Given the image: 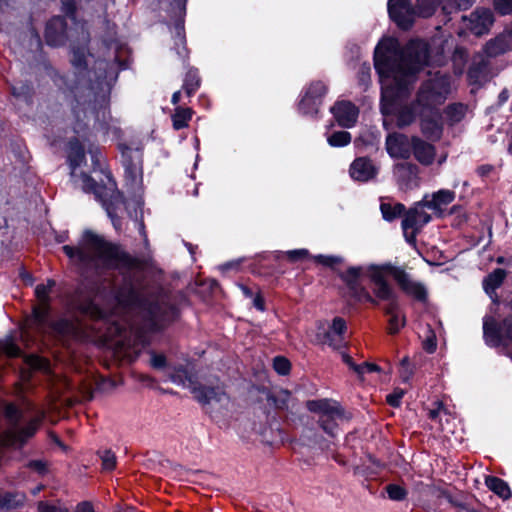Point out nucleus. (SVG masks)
Masks as SVG:
<instances>
[{
    "instance_id": "nucleus-45",
    "label": "nucleus",
    "mask_w": 512,
    "mask_h": 512,
    "mask_svg": "<svg viewBox=\"0 0 512 512\" xmlns=\"http://www.w3.org/2000/svg\"><path fill=\"white\" fill-rule=\"evenodd\" d=\"M117 79V74H114L113 77L110 79V81H100L98 83L99 86H101L102 93H96L95 94V101L99 103L100 108H106L109 105L110 102V93L112 89V80L115 81Z\"/></svg>"
},
{
    "instance_id": "nucleus-63",
    "label": "nucleus",
    "mask_w": 512,
    "mask_h": 512,
    "mask_svg": "<svg viewBox=\"0 0 512 512\" xmlns=\"http://www.w3.org/2000/svg\"><path fill=\"white\" fill-rule=\"evenodd\" d=\"M493 6L502 16L512 15V0H493Z\"/></svg>"
},
{
    "instance_id": "nucleus-60",
    "label": "nucleus",
    "mask_w": 512,
    "mask_h": 512,
    "mask_svg": "<svg viewBox=\"0 0 512 512\" xmlns=\"http://www.w3.org/2000/svg\"><path fill=\"white\" fill-rule=\"evenodd\" d=\"M149 354L151 356L150 366L155 370H165L168 367L167 357L163 353H157L154 350H150Z\"/></svg>"
},
{
    "instance_id": "nucleus-29",
    "label": "nucleus",
    "mask_w": 512,
    "mask_h": 512,
    "mask_svg": "<svg viewBox=\"0 0 512 512\" xmlns=\"http://www.w3.org/2000/svg\"><path fill=\"white\" fill-rule=\"evenodd\" d=\"M47 328L60 337H73L79 334V327L77 323L66 317L50 320Z\"/></svg>"
},
{
    "instance_id": "nucleus-56",
    "label": "nucleus",
    "mask_w": 512,
    "mask_h": 512,
    "mask_svg": "<svg viewBox=\"0 0 512 512\" xmlns=\"http://www.w3.org/2000/svg\"><path fill=\"white\" fill-rule=\"evenodd\" d=\"M415 365L411 363L408 356L400 361V378L403 383H408L415 374Z\"/></svg>"
},
{
    "instance_id": "nucleus-61",
    "label": "nucleus",
    "mask_w": 512,
    "mask_h": 512,
    "mask_svg": "<svg viewBox=\"0 0 512 512\" xmlns=\"http://www.w3.org/2000/svg\"><path fill=\"white\" fill-rule=\"evenodd\" d=\"M25 466L40 476H45L49 472L48 463L45 460L33 459L28 461Z\"/></svg>"
},
{
    "instance_id": "nucleus-21",
    "label": "nucleus",
    "mask_w": 512,
    "mask_h": 512,
    "mask_svg": "<svg viewBox=\"0 0 512 512\" xmlns=\"http://www.w3.org/2000/svg\"><path fill=\"white\" fill-rule=\"evenodd\" d=\"M432 220L430 214L422 209H418L417 206L413 205L409 209H406L404 217L402 219L401 228L403 232L408 230H422Z\"/></svg>"
},
{
    "instance_id": "nucleus-47",
    "label": "nucleus",
    "mask_w": 512,
    "mask_h": 512,
    "mask_svg": "<svg viewBox=\"0 0 512 512\" xmlns=\"http://www.w3.org/2000/svg\"><path fill=\"white\" fill-rule=\"evenodd\" d=\"M63 253L69 258V259H75L80 263L87 264L91 262L92 258L91 256L84 251L81 247L71 246V245H64L62 247Z\"/></svg>"
},
{
    "instance_id": "nucleus-23",
    "label": "nucleus",
    "mask_w": 512,
    "mask_h": 512,
    "mask_svg": "<svg viewBox=\"0 0 512 512\" xmlns=\"http://www.w3.org/2000/svg\"><path fill=\"white\" fill-rule=\"evenodd\" d=\"M38 426L39 422L37 419L30 420L25 427L17 432L6 435L5 446L21 449L26 445L27 441L36 434Z\"/></svg>"
},
{
    "instance_id": "nucleus-17",
    "label": "nucleus",
    "mask_w": 512,
    "mask_h": 512,
    "mask_svg": "<svg viewBox=\"0 0 512 512\" xmlns=\"http://www.w3.org/2000/svg\"><path fill=\"white\" fill-rule=\"evenodd\" d=\"M330 112L342 128L354 127L359 116V108L349 100L336 101Z\"/></svg>"
},
{
    "instance_id": "nucleus-4",
    "label": "nucleus",
    "mask_w": 512,
    "mask_h": 512,
    "mask_svg": "<svg viewBox=\"0 0 512 512\" xmlns=\"http://www.w3.org/2000/svg\"><path fill=\"white\" fill-rule=\"evenodd\" d=\"M306 408L311 413L319 415V427L330 437H336L338 431L337 419H342L345 414L341 404L333 399L323 398L316 400H308Z\"/></svg>"
},
{
    "instance_id": "nucleus-39",
    "label": "nucleus",
    "mask_w": 512,
    "mask_h": 512,
    "mask_svg": "<svg viewBox=\"0 0 512 512\" xmlns=\"http://www.w3.org/2000/svg\"><path fill=\"white\" fill-rule=\"evenodd\" d=\"M24 362L34 371L49 373L51 371L50 360L38 354H28L24 356Z\"/></svg>"
},
{
    "instance_id": "nucleus-34",
    "label": "nucleus",
    "mask_w": 512,
    "mask_h": 512,
    "mask_svg": "<svg viewBox=\"0 0 512 512\" xmlns=\"http://www.w3.org/2000/svg\"><path fill=\"white\" fill-rule=\"evenodd\" d=\"M201 86V77L199 70L195 67H190L185 74L182 89L187 97L193 96Z\"/></svg>"
},
{
    "instance_id": "nucleus-3",
    "label": "nucleus",
    "mask_w": 512,
    "mask_h": 512,
    "mask_svg": "<svg viewBox=\"0 0 512 512\" xmlns=\"http://www.w3.org/2000/svg\"><path fill=\"white\" fill-rule=\"evenodd\" d=\"M82 243L94 249L97 252L98 258L109 268L143 270L145 267V262L142 259L132 256L127 251L121 249L118 244L106 241L102 236L90 229L84 230Z\"/></svg>"
},
{
    "instance_id": "nucleus-12",
    "label": "nucleus",
    "mask_w": 512,
    "mask_h": 512,
    "mask_svg": "<svg viewBox=\"0 0 512 512\" xmlns=\"http://www.w3.org/2000/svg\"><path fill=\"white\" fill-rule=\"evenodd\" d=\"M400 53L409 76L418 73L429 56L428 46L421 40L409 41Z\"/></svg>"
},
{
    "instance_id": "nucleus-55",
    "label": "nucleus",
    "mask_w": 512,
    "mask_h": 512,
    "mask_svg": "<svg viewBox=\"0 0 512 512\" xmlns=\"http://www.w3.org/2000/svg\"><path fill=\"white\" fill-rule=\"evenodd\" d=\"M98 455L102 462V469L105 471H112L116 468L117 458L115 453L110 449L98 451Z\"/></svg>"
},
{
    "instance_id": "nucleus-24",
    "label": "nucleus",
    "mask_w": 512,
    "mask_h": 512,
    "mask_svg": "<svg viewBox=\"0 0 512 512\" xmlns=\"http://www.w3.org/2000/svg\"><path fill=\"white\" fill-rule=\"evenodd\" d=\"M381 113L383 116L394 115L396 118V126L399 129H403L410 126L416 119V113L411 106H402L397 111H393L384 102V98L381 100Z\"/></svg>"
},
{
    "instance_id": "nucleus-54",
    "label": "nucleus",
    "mask_w": 512,
    "mask_h": 512,
    "mask_svg": "<svg viewBox=\"0 0 512 512\" xmlns=\"http://www.w3.org/2000/svg\"><path fill=\"white\" fill-rule=\"evenodd\" d=\"M388 498L393 501H404L408 496V491L405 487L391 483L385 487Z\"/></svg>"
},
{
    "instance_id": "nucleus-30",
    "label": "nucleus",
    "mask_w": 512,
    "mask_h": 512,
    "mask_svg": "<svg viewBox=\"0 0 512 512\" xmlns=\"http://www.w3.org/2000/svg\"><path fill=\"white\" fill-rule=\"evenodd\" d=\"M18 333L11 330L6 336L0 338V356L6 358H20L23 356V351L17 343Z\"/></svg>"
},
{
    "instance_id": "nucleus-27",
    "label": "nucleus",
    "mask_w": 512,
    "mask_h": 512,
    "mask_svg": "<svg viewBox=\"0 0 512 512\" xmlns=\"http://www.w3.org/2000/svg\"><path fill=\"white\" fill-rule=\"evenodd\" d=\"M113 186L112 189L107 187V194H103L102 198L97 199L101 202L107 214L118 212L126 203L125 196L123 192L117 188L115 181H113Z\"/></svg>"
},
{
    "instance_id": "nucleus-44",
    "label": "nucleus",
    "mask_w": 512,
    "mask_h": 512,
    "mask_svg": "<svg viewBox=\"0 0 512 512\" xmlns=\"http://www.w3.org/2000/svg\"><path fill=\"white\" fill-rule=\"evenodd\" d=\"M56 286V281L54 279H47L46 284H38L35 287L34 294L38 299V303L41 304H50L52 305V299L50 297V293L52 289Z\"/></svg>"
},
{
    "instance_id": "nucleus-1",
    "label": "nucleus",
    "mask_w": 512,
    "mask_h": 512,
    "mask_svg": "<svg viewBox=\"0 0 512 512\" xmlns=\"http://www.w3.org/2000/svg\"><path fill=\"white\" fill-rule=\"evenodd\" d=\"M367 276L373 285L372 292L376 305L378 307L381 302H385L382 312L385 316H392L404 312L400 297L387 277L391 276L396 282L399 289L407 296L414 300L425 303L428 300V292L424 284L414 281L411 275L402 267L395 266L390 262L383 264H370L367 267Z\"/></svg>"
},
{
    "instance_id": "nucleus-15",
    "label": "nucleus",
    "mask_w": 512,
    "mask_h": 512,
    "mask_svg": "<svg viewBox=\"0 0 512 512\" xmlns=\"http://www.w3.org/2000/svg\"><path fill=\"white\" fill-rule=\"evenodd\" d=\"M420 114V130L423 136L430 141H439L443 135V121L440 112L432 107Z\"/></svg>"
},
{
    "instance_id": "nucleus-20",
    "label": "nucleus",
    "mask_w": 512,
    "mask_h": 512,
    "mask_svg": "<svg viewBox=\"0 0 512 512\" xmlns=\"http://www.w3.org/2000/svg\"><path fill=\"white\" fill-rule=\"evenodd\" d=\"M419 167L411 162H400L394 165V176L402 189H410L418 179Z\"/></svg>"
},
{
    "instance_id": "nucleus-35",
    "label": "nucleus",
    "mask_w": 512,
    "mask_h": 512,
    "mask_svg": "<svg viewBox=\"0 0 512 512\" xmlns=\"http://www.w3.org/2000/svg\"><path fill=\"white\" fill-rule=\"evenodd\" d=\"M11 94L16 99L21 100L26 104H32L35 90L31 82L21 81L11 86Z\"/></svg>"
},
{
    "instance_id": "nucleus-6",
    "label": "nucleus",
    "mask_w": 512,
    "mask_h": 512,
    "mask_svg": "<svg viewBox=\"0 0 512 512\" xmlns=\"http://www.w3.org/2000/svg\"><path fill=\"white\" fill-rule=\"evenodd\" d=\"M363 273L361 266H350L344 272L338 274L341 281L346 285L348 289V295L355 302H367L371 305H376L374 294L370 293L366 287L360 283V278Z\"/></svg>"
},
{
    "instance_id": "nucleus-59",
    "label": "nucleus",
    "mask_w": 512,
    "mask_h": 512,
    "mask_svg": "<svg viewBox=\"0 0 512 512\" xmlns=\"http://www.w3.org/2000/svg\"><path fill=\"white\" fill-rule=\"evenodd\" d=\"M289 398L290 392L287 390H282L279 395H269L268 401H271L276 409L285 410L288 408Z\"/></svg>"
},
{
    "instance_id": "nucleus-11",
    "label": "nucleus",
    "mask_w": 512,
    "mask_h": 512,
    "mask_svg": "<svg viewBox=\"0 0 512 512\" xmlns=\"http://www.w3.org/2000/svg\"><path fill=\"white\" fill-rule=\"evenodd\" d=\"M374 68L380 78L396 79L399 84L398 77L409 76L403 62L401 53L398 57L386 55V53L374 52L373 56Z\"/></svg>"
},
{
    "instance_id": "nucleus-62",
    "label": "nucleus",
    "mask_w": 512,
    "mask_h": 512,
    "mask_svg": "<svg viewBox=\"0 0 512 512\" xmlns=\"http://www.w3.org/2000/svg\"><path fill=\"white\" fill-rule=\"evenodd\" d=\"M333 332V335L340 336L344 340V335L347 331V323L342 317H334L331 325L328 327Z\"/></svg>"
},
{
    "instance_id": "nucleus-41",
    "label": "nucleus",
    "mask_w": 512,
    "mask_h": 512,
    "mask_svg": "<svg viewBox=\"0 0 512 512\" xmlns=\"http://www.w3.org/2000/svg\"><path fill=\"white\" fill-rule=\"evenodd\" d=\"M316 339L318 343L325 344L330 347H332L335 350H340L341 348L345 347L344 340L340 336H334L331 329H326L321 331H318L316 334Z\"/></svg>"
},
{
    "instance_id": "nucleus-19",
    "label": "nucleus",
    "mask_w": 512,
    "mask_h": 512,
    "mask_svg": "<svg viewBox=\"0 0 512 512\" xmlns=\"http://www.w3.org/2000/svg\"><path fill=\"white\" fill-rule=\"evenodd\" d=\"M469 21L470 31L476 36H481L489 32L494 23V15L490 9H476L471 13Z\"/></svg>"
},
{
    "instance_id": "nucleus-36",
    "label": "nucleus",
    "mask_w": 512,
    "mask_h": 512,
    "mask_svg": "<svg viewBox=\"0 0 512 512\" xmlns=\"http://www.w3.org/2000/svg\"><path fill=\"white\" fill-rule=\"evenodd\" d=\"M509 50L508 42L505 37L497 36L490 39L484 46V52L488 57H497Z\"/></svg>"
},
{
    "instance_id": "nucleus-28",
    "label": "nucleus",
    "mask_w": 512,
    "mask_h": 512,
    "mask_svg": "<svg viewBox=\"0 0 512 512\" xmlns=\"http://www.w3.org/2000/svg\"><path fill=\"white\" fill-rule=\"evenodd\" d=\"M86 160L85 147L77 137L67 142V162L72 173Z\"/></svg>"
},
{
    "instance_id": "nucleus-7",
    "label": "nucleus",
    "mask_w": 512,
    "mask_h": 512,
    "mask_svg": "<svg viewBox=\"0 0 512 512\" xmlns=\"http://www.w3.org/2000/svg\"><path fill=\"white\" fill-rule=\"evenodd\" d=\"M328 91L324 82L312 81L301 96L297 109L300 114L317 118L323 99Z\"/></svg>"
},
{
    "instance_id": "nucleus-57",
    "label": "nucleus",
    "mask_w": 512,
    "mask_h": 512,
    "mask_svg": "<svg viewBox=\"0 0 512 512\" xmlns=\"http://www.w3.org/2000/svg\"><path fill=\"white\" fill-rule=\"evenodd\" d=\"M5 418L13 423L18 424L23 418V412L15 403H7L4 407Z\"/></svg>"
},
{
    "instance_id": "nucleus-51",
    "label": "nucleus",
    "mask_w": 512,
    "mask_h": 512,
    "mask_svg": "<svg viewBox=\"0 0 512 512\" xmlns=\"http://www.w3.org/2000/svg\"><path fill=\"white\" fill-rule=\"evenodd\" d=\"M79 310L91 317L102 318L104 316L103 309L94 301L93 298L86 299L79 307Z\"/></svg>"
},
{
    "instance_id": "nucleus-14",
    "label": "nucleus",
    "mask_w": 512,
    "mask_h": 512,
    "mask_svg": "<svg viewBox=\"0 0 512 512\" xmlns=\"http://www.w3.org/2000/svg\"><path fill=\"white\" fill-rule=\"evenodd\" d=\"M67 20L63 16H52L45 25L44 40L51 48L63 47L69 40Z\"/></svg>"
},
{
    "instance_id": "nucleus-22",
    "label": "nucleus",
    "mask_w": 512,
    "mask_h": 512,
    "mask_svg": "<svg viewBox=\"0 0 512 512\" xmlns=\"http://www.w3.org/2000/svg\"><path fill=\"white\" fill-rule=\"evenodd\" d=\"M423 166L433 164L436 156V148L433 144L423 140L418 136H412L411 155Z\"/></svg>"
},
{
    "instance_id": "nucleus-49",
    "label": "nucleus",
    "mask_w": 512,
    "mask_h": 512,
    "mask_svg": "<svg viewBox=\"0 0 512 512\" xmlns=\"http://www.w3.org/2000/svg\"><path fill=\"white\" fill-rule=\"evenodd\" d=\"M407 324V318L405 312H401L396 315L389 316L387 333L389 335H397L401 329Z\"/></svg>"
},
{
    "instance_id": "nucleus-50",
    "label": "nucleus",
    "mask_w": 512,
    "mask_h": 512,
    "mask_svg": "<svg viewBox=\"0 0 512 512\" xmlns=\"http://www.w3.org/2000/svg\"><path fill=\"white\" fill-rule=\"evenodd\" d=\"M352 136L348 131H335L328 138L327 142L332 147H345L350 144Z\"/></svg>"
},
{
    "instance_id": "nucleus-42",
    "label": "nucleus",
    "mask_w": 512,
    "mask_h": 512,
    "mask_svg": "<svg viewBox=\"0 0 512 512\" xmlns=\"http://www.w3.org/2000/svg\"><path fill=\"white\" fill-rule=\"evenodd\" d=\"M24 504V496L19 498V495L14 492H5L0 494V511H10L17 509Z\"/></svg>"
},
{
    "instance_id": "nucleus-53",
    "label": "nucleus",
    "mask_w": 512,
    "mask_h": 512,
    "mask_svg": "<svg viewBox=\"0 0 512 512\" xmlns=\"http://www.w3.org/2000/svg\"><path fill=\"white\" fill-rule=\"evenodd\" d=\"M273 369L280 376H287L291 372V362L290 360L282 355L275 356L273 358Z\"/></svg>"
},
{
    "instance_id": "nucleus-5",
    "label": "nucleus",
    "mask_w": 512,
    "mask_h": 512,
    "mask_svg": "<svg viewBox=\"0 0 512 512\" xmlns=\"http://www.w3.org/2000/svg\"><path fill=\"white\" fill-rule=\"evenodd\" d=\"M483 338L492 348L507 346L506 341H512V301L510 312L501 322L494 317H485L483 320Z\"/></svg>"
},
{
    "instance_id": "nucleus-32",
    "label": "nucleus",
    "mask_w": 512,
    "mask_h": 512,
    "mask_svg": "<svg viewBox=\"0 0 512 512\" xmlns=\"http://www.w3.org/2000/svg\"><path fill=\"white\" fill-rule=\"evenodd\" d=\"M485 484L493 493L502 498L508 500L512 497L511 489L506 481L497 476H487Z\"/></svg>"
},
{
    "instance_id": "nucleus-43",
    "label": "nucleus",
    "mask_w": 512,
    "mask_h": 512,
    "mask_svg": "<svg viewBox=\"0 0 512 512\" xmlns=\"http://www.w3.org/2000/svg\"><path fill=\"white\" fill-rule=\"evenodd\" d=\"M441 0H416V16L429 18L436 12Z\"/></svg>"
},
{
    "instance_id": "nucleus-33",
    "label": "nucleus",
    "mask_w": 512,
    "mask_h": 512,
    "mask_svg": "<svg viewBox=\"0 0 512 512\" xmlns=\"http://www.w3.org/2000/svg\"><path fill=\"white\" fill-rule=\"evenodd\" d=\"M406 206L403 203L396 202V203H389V202H382L380 204V211L382 214V217L387 222H393L396 219L400 217H404V214L406 212Z\"/></svg>"
},
{
    "instance_id": "nucleus-9",
    "label": "nucleus",
    "mask_w": 512,
    "mask_h": 512,
    "mask_svg": "<svg viewBox=\"0 0 512 512\" xmlns=\"http://www.w3.org/2000/svg\"><path fill=\"white\" fill-rule=\"evenodd\" d=\"M450 81L447 76H435L424 81L418 91V102L423 107H432L433 104L445 99L449 92Z\"/></svg>"
},
{
    "instance_id": "nucleus-31",
    "label": "nucleus",
    "mask_w": 512,
    "mask_h": 512,
    "mask_svg": "<svg viewBox=\"0 0 512 512\" xmlns=\"http://www.w3.org/2000/svg\"><path fill=\"white\" fill-rule=\"evenodd\" d=\"M507 276L503 268H496L483 279V289L487 294L495 293L500 288Z\"/></svg>"
},
{
    "instance_id": "nucleus-8",
    "label": "nucleus",
    "mask_w": 512,
    "mask_h": 512,
    "mask_svg": "<svg viewBox=\"0 0 512 512\" xmlns=\"http://www.w3.org/2000/svg\"><path fill=\"white\" fill-rule=\"evenodd\" d=\"M117 149L121 154L125 178L134 183L143 175V147L141 144L132 147L125 142H120L117 144Z\"/></svg>"
},
{
    "instance_id": "nucleus-26",
    "label": "nucleus",
    "mask_w": 512,
    "mask_h": 512,
    "mask_svg": "<svg viewBox=\"0 0 512 512\" xmlns=\"http://www.w3.org/2000/svg\"><path fill=\"white\" fill-rule=\"evenodd\" d=\"M52 305L37 303L33 305L31 314L26 318V322L30 327L37 329L47 328L50 322Z\"/></svg>"
},
{
    "instance_id": "nucleus-64",
    "label": "nucleus",
    "mask_w": 512,
    "mask_h": 512,
    "mask_svg": "<svg viewBox=\"0 0 512 512\" xmlns=\"http://www.w3.org/2000/svg\"><path fill=\"white\" fill-rule=\"evenodd\" d=\"M37 509L38 512H70L65 506H57L46 501H39Z\"/></svg>"
},
{
    "instance_id": "nucleus-2",
    "label": "nucleus",
    "mask_w": 512,
    "mask_h": 512,
    "mask_svg": "<svg viewBox=\"0 0 512 512\" xmlns=\"http://www.w3.org/2000/svg\"><path fill=\"white\" fill-rule=\"evenodd\" d=\"M114 300L122 308H139L144 315L147 329L160 333L180 318V309L169 301L150 300L139 289L131 276H124L114 291Z\"/></svg>"
},
{
    "instance_id": "nucleus-52",
    "label": "nucleus",
    "mask_w": 512,
    "mask_h": 512,
    "mask_svg": "<svg viewBox=\"0 0 512 512\" xmlns=\"http://www.w3.org/2000/svg\"><path fill=\"white\" fill-rule=\"evenodd\" d=\"M61 12L65 20L68 18L73 23H77L78 4L76 0H62Z\"/></svg>"
},
{
    "instance_id": "nucleus-25",
    "label": "nucleus",
    "mask_w": 512,
    "mask_h": 512,
    "mask_svg": "<svg viewBox=\"0 0 512 512\" xmlns=\"http://www.w3.org/2000/svg\"><path fill=\"white\" fill-rule=\"evenodd\" d=\"M195 399L202 405H207L212 401L222 402L229 400V396L219 387L199 385L192 390Z\"/></svg>"
},
{
    "instance_id": "nucleus-58",
    "label": "nucleus",
    "mask_w": 512,
    "mask_h": 512,
    "mask_svg": "<svg viewBox=\"0 0 512 512\" xmlns=\"http://www.w3.org/2000/svg\"><path fill=\"white\" fill-rule=\"evenodd\" d=\"M313 260L316 264L334 269L335 266L342 263L343 259L340 256H334V255H323L318 254L313 256Z\"/></svg>"
},
{
    "instance_id": "nucleus-10",
    "label": "nucleus",
    "mask_w": 512,
    "mask_h": 512,
    "mask_svg": "<svg viewBox=\"0 0 512 512\" xmlns=\"http://www.w3.org/2000/svg\"><path fill=\"white\" fill-rule=\"evenodd\" d=\"M387 12L390 20L402 31H409L415 23L416 8L411 0H388Z\"/></svg>"
},
{
    "instance_id": "nucleus-16",
    "label": "nucleus",
    "mask_w": 512,
    "mask_h": 512,
    "mask_svg": "<svg viewBox=\"0 0 512 512\" xmlns=\"http://www.w3.org/2000/svg\"><path fill=\"white\" fill-rule=\"evenodd\" d=\"M386 151L393 159L407 160L411 157L412 137L403 133L393 132L386 137Z\"/></svg>"
},
{
    "instance_id": "nucleus-37",
    "label": "nucleus",
    "mask_w": 512,
    "mask_h": 512,
    "mask_svg": "<svg viewBox=\"0 0 512 512\" xmlns=\"http://www.w3.org/2000/svg\"><path fill=\"white\" fill-rule=\"evenodd\" d=\"M194 111L189 107L177 106L172 115V125L175 130L188 127Z\"/></svg>"
},
{
    "instance_id": "nucleus-38",
    "label": "nucleus",
    "mask_w": 512,
    "mask_h": 512,
    "mask_svg": "<svg viewBox=\"0 0 512 512\" xmlns=\"http://www.w3.org/2000/svg\"><path fill=\"white\" fill-rule=\"evenodd\" d=\"M81 179L83 184V191L86 193H93L95 198H102L103 194H107V186L105 184H99L89 174L82 172Z\"/></svg>"
},
{
    "instance_id": "nucleus-40",
    "label": "nucleus",
    "mask_w": 512,
    "mask_h": 512,
    "mask_svg": "<svg viewBox=\"0 0 512 512\" xmlns=\"http://www.w3.org/2000/svg\"><path fill=\"white\" fill-rule=\"evenodd\" d=\"M466 111L467 106L460 102L448 104L444 109L446 118L451 125L461 122L466 115Z\"/></svg>"
},
{
    "instance_id": "nucleus-13",
    "label": "nucleus",
    "mask_w": 512,
    "mask_h": 512,
    "mask_svg": "<svg viewBox=\"0 0 512 512\" xmlns=\"http://www.w3.org/2000/svg\"><path fill=\"white\" fill-rule=\"evenodd\" d=\"M188 0H166L165 12L173 21L175 30V45H182V50L187 54L185 17Z\"/></svg>"
},
{
    "instance_id": "nucleus-46",
    "label": "nucleus",
    "mask_w": 512,
    "mask_h": 512,
    "mask_svg": "<svg viewBox=\"0 0 512 512\" xmlns=\"http://www.w3.org/2000/svg\"><path fill=\"white\" fill-rule=\"evenodd\" d=\"M72 66L78 70L79 73L88 70V62L84 48L75 47L72 49V56L70 59Z\"/></svg>"
},
{
    "instance_id": "nucleus-48",
    "label": "nucleus",
    "mask_w": 512,
    "mask_h": 512,
    "mask_svg": "<svg viewBox=\"0 0 512 512\" xmlns=\"http://www.w3.org/2000/svg\"><path fill=\"white\" fill-rule=\"evenodd\" d=\"M433 198L436 203L438 216L442 215V206H446L452 203L455 199V192L452 190L441 189L435 193H433Z\"/></svg>"
},
{
    "instance_id": "nucleus-18",
    "label": "nucleus",
    "mask_w": 512,
    "mask_h": 512,
    "mask_svg": "<svg viewBox=\"0 0 512 512\" xmlns=\"http://www.w3.org/2000/svg\"><path fill=\"white\" fill-rule=\"evenodd\" d=\"M349 174L355 181L368 182L377 176L378 168L369 157H357L350 165Z\"/></svg>"
}]
</instances>
